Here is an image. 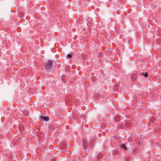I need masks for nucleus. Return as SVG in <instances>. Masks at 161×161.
Masks as SVG:
<instances>
[{
  "mask_svg": "<svg viewBox=\"0 0 161 161\" xmlns=\"http://www.w3.org/2000/svg\"><path fill=\"white\" fill-rule=\"evenodd\" d=\"M40 118L41 119L45 121H48L49 119V118L47 116H41Z\"/></svg>",
  "mask_w": 161,
  "mask_h": 161,
  "instance_id": "nucleus-2",
  "label": "nucleus"
},
{
  "mask_svg": "<svg viewBox=\"0 0 161 161\" xmlns=\"http://www.w3.org/2000/svg\"><path fill=\"white\" fill-rule=\"evenodd\" d=\"M28 115V114L26 115H25L27 116Z\"/></svg>",
  "mask_w": 161,
  "mask_h": 161,
  "instance_id": "nucleus-8",
  "label": "nucleus"
},
{
  "mask_svg": "<svg viewBox=\"0 0 161 161\" xmlns=\"http://www.w3.org/2000/svg\"><path fill=\"white\" fill-rule=\"evenodd\" d=\"M67 57L68 58H70L72 57V56L71 54H69L67 55Z\"/></svg>",
  "mask_w": 161,
  "mask_h": 161,
  "instance_id": "nucleus-5",
  "label": "nucleus"
},
{
  "mask_svg": "<svg viewBox=\"0 0 161 161\" xmlns=\"http://www.w3.org/2000/svg\"><path fill=\"white\" fill-rule=\"evenodd\" d=\"M56 158H53L52 159V161H55Z\"/></svg>",
  "mask_w": 161,
  "mask_h": 161,
  "instance_id": "nucleus-6",
  "label": "nucleus"
},
{
  "mask_svg": "<svg viewBox=\"0 0 161 161\" xmlns=\"http://www.w3.org/2000/svg\"><path fill=\"white\" fill-rule=\"evenodd\" d=\"M120 147L122 148L123 149H124L125 150H126L127 148L126 147V146L124 144H121L120 145Z\"/></svg>",
  "mask_w": 161,
  "mask_h": 161,
  "instance_id": "nucleus-3",
  "label": "nucleus"
},
{
  "mask_svg": "<svg viewBox=\"0 0 161 161\" xmlns=\"http://www.w3.org/2000/svg\"><path fill=\"white\" fill-rule=\"evenodd\" d=\"M52 65V62L51 61L48 60L47 64V69H50Z\"/></svg>",
  "mask_w": 161,
  "mask_h": 161,
  "instance_id": "nucleus-1",
  "label": "nucleus"
},
{
  "mask_svg": "<svg viewBox=\"0 0 161 161\" xmlns=\"http://www.w3.org/2000/svg\"><path fill=\"white\" fill-rule=\"evenodd\" d=\"M83 145L84 146V143L83 144Z\"/></svg>",
  "mask_w": 161,
  "mask_h": 161,
  "instance_id": "nucleus-7",
  "label": "nucleus"
},
{
  "mask_svg": "<svg viewBox=\"0 0 161 161\" xmlns=\"http://www.w3.org/2000/svg\"><path fill=\"white\" fill-rule=\"evenodd\" d=\"M142 74L145 77H147L148 76L147 74V72H145L144 73L142 72Z\"/></svg>",
  "mask_w": 161,
  "mask_h": 161,
  "instance_id": "nucleus-4",
  "label": "nucleus"
}]
</instances>
